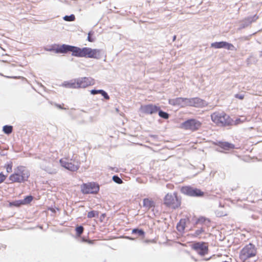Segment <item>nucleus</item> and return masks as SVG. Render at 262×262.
I'll return each mask as SVG.
<instances>
[{
  "instance_id": "37",
  "label": "nucleus",
  "mask_w": 262,
  "mask_h": 262,
  "mask_svg": "<svg viewBox=\"0 0 262 262\" xmlns=\"http://www.w3.org/2000/svg\"><path fill=\"white\" fill-rule=\"evenodd\" d=\"M88 40L90 42H93L94 41V39L91 36V33H89V34H88Z\"/></svg>"
},
{
  "instance_id": "19",
  "label": "nucleus",
  "mask_w": 262,
  "mask_h": 262,
  "mask_svg": "<svg viewBox=\"0 0 262 262\" xmlns=\"http://www.w3.org/2000/svg\"><path fill=\"white\" fill-rule=\"evenodd\" d=\"M186 221L185 219H181L177 226V230L180 232H183L185 228Z\"/></svg>"
},
{
  "instance_id": "12",
  "label": "nucleus",
  "mask_w": 262,
  "mask_h": 262,
  "mask_svg": "<svg viewBox=\"0 0 262 262\" xmlns=\"http://www.w3.org/2000/svg\"><path fill=\"white\" fill-rule=\"evenodd\" d=\"M205 106L204 100L198 98H185V107L192 106L195 107H202Z\"/></svg>"
},
{
  "instance_id": "34",
  "label": "nucleus",
  "mask_w": 262,
  "mask_h": 262,
  "mask_svg": "<svg viewBox=\"0 0 262 262\" xmlns=\"http://www.w3.org/2000/svg\"><path fill=\"white\" fill-rule=\"evenodd\" d=\"M101 91H102V90H92L91 91V93L93 95L100 94L101 92Z\"/></svg>"
},
{
  "instance_id": "22",
  "label": "nucleus",
  "mask_w": 262,
  "mask_h": 262,
  "mask_svg": "<svg viewBox=\"0 0 262 262\" xmlns=\"http://www.w3.org/2000/svg\"><path fill=\"white\" fill-rule=\"evenodd\" d=\"M33 196L32 195H29L25 198L24 200H22V203L23 205L28 204L33 200Z\"/></svg>"
},
{
  "instance_id": "5",
  "label": "nucleus",
  "mask_w": 262,
  "mask_h": 262,
  "mask_svg": "<svg viewBox=\"0 0 262 262\" xmlns=\"http://www.w3.org/2000/svg\"><path fill=\"white\" fill-rule=\"evenodd\" d=\"M163 204L172 209L179 208L181 205V200L177 192L168 193L163 199Z\"/></svg>"
},
{
  "instance_id": "33",
  "label": "nucleus",
  "mask_w": 262,
  "mask_h": 262,
  "mask_svg": "<svg viewBox=\"0 0 262 262\" xmlns=\"http://www.w3.org/2000/svg\"><path fill=\"white\" fill-rule=\"evenodd\" d=\"M6 178V176H5L2 172L0 173V184L5 181Z\"/></svg>"
},
{
  "instance_id": "18",
  "label": "nucleus",
  "mask_w": 262,
  "mask_h": 262,
  "mask_svg": "<svg viewBox=\"0 0 262 262\" xmlns=\"http://www.w3.org/2000/svg\"><path fill=\"white\" fill-rule=\"evenodd\" d=\"M196 224L200 225H205L207 226H209V224L210 223V221L209 219H207L203 216H201L195 222Z\"/></svg>"
},
{
  "instance_id": "20",
  "label": "nucleus",
  "mask_w": 262,
  "mask_h": 262,
  "mask_svg": "<svg viewBox=\"0 0 262 262\" xmlns=\"http://www.w3.org/2000/svg\"><path fill=\"white\" fill-rule=\"evenodd\" d=\"M13 127L11 125H5L3 126V131L6 134H10L12 132Z\"/></svg>"
},
{
  "instance_id": "17",
  "label": "nucleus",
  "mask_w": 262,
  "mask_h": 262,
  "mask_svg": "<svg viewBox=\"0 0 262 262\" xmlns=\"http://www.w3.org/2000/svg\"><path fill=\"white\" fill-rule=\"evenodd\" d=\"M143 206L147 210L155 207V203L152 199L145 198L143 200Z\"/></svg>"
},
{
  "instance_id": "3",
  "label": "nucleus",
  "mask_w": 262,
  "mask_h": 262,
  "mask_svg": "<svg viewBox=\"0 0 262 262\" xmlns=\"http://www.w3.org/2000/svg\"><path fill=\"white\" fill-rule=\"evenodd\" d=\"M59 163L62 167L72 172L77 171L81 164L77 155H73L70 159L69 157L62 158L60 159Z\"/></svg>"
},
{
  "instance_id": "26",
  "label": "nucleus",
  "mask_w": 262,
  "mask_h": 262,
  "mask_svg": "<svg viewBox=\"0 0 262 262\" xmlns=\"http://www.w3.org/2000/svg\"><path fill=\"white\" fill-rule=\"evenodd\" d=\"M64 20L67 21H72L75 20V16L73 14H71L70 16L66 15L63 17Z\"/></svg>"
},
{
  "instance_id": "24",
  "label": "nucleus",
  "mask_w": 262,
  "mask_h": 262,
  "mask_svg": "<svg viewBox=\"0 0 262 262\" xmlns=\"http://www.w3.org/2000/svg\"><path fill=\"white\" fill-rule=\"evenodd\" d=\"M159 115L160 117L163 118L164 119H167L169 118V114L166 112H164L161 110L158 111Z\"/></svg>"
},
{
  "instance_id": "10",
  "label": "nucleus",
  "mask_w": 262,
  "mask_h": 262,
  "mask_svg": "<svg viewBox=\"0 0 262 262\" xmlns=\"http://www.w3.org/2000/svg\"><path fill=\"white\" fill-rule=\"evenodd\" d=\"M99 190V185L95 183H84L81 186V191L83 194H96Z\"/></svg>"
},
{
  "instance_id": "29",
  "label": "nucleus",
  "mask_w": 262,
  "mask_h": 262,
  "mask_svg": "<svg viewBox=\"0 0 262 262\" xmlns=\"http://www.w3.org/2000/svg\"><path fill=\"white\" fill-rule=\"evenodd\" d=\"M113 181L117 184H121L123 183L122 180L117 176H114L113 177Z\"/></svg>"
},
{
  "instance_id": "16",
  "label": "nucleus",
  "mask_w": 262,
  "mask_h": 262,
  "mask_svg": "<svg viewBox=\"0 0 262 262\" xmlns=\"http://www.w3.org/2000/svg\"><path fill=\"white\" fill-rule=\"evenodd\" d=\"M215 144L225 150H229L234 148L233 144L227 142L219 141L215 143Z\"/></svg>"
},
{
  "instance_id": "9",
  "label": "nucleus",
  "mask_w": 262,
  "mask_h": 262,
  "mask_svg": "<svg viewBox=\"0 0 262 262\" xmlns=\"http://www.w3.org/2000/svg\"><path fill=\"white\" fill-rule=\"evenodd\" d=\"M202 126V123L195 119L186 120L182 124V127L192 132L198 130Z\"/></svg>"
},
{
  "instance_id": "25",
  "label": "nucleus",
  "mask_w": 262,
  "mask_h": 262,
  "mask_svg": "<svg viewBox=\"0 0 262 262\" xmlns=\"http://www.w3.org/2000/svg\"><path fill=\"white\" fill-rule=\"evenodd\" d=\"M132 233H137L139 236H143L144 235V232L142 229H134L132 230Z\"/></svg>"
},
{
  "instance_id": "36",
  "label": "nucleus",
  "mask_w": 262,
  "mask_h": 262,
  "mask_svg": "<svg viewBox=\"0 0 262 262\" xmlns=\"http://www.w3.org/2000/svg\"><path fill=\"white\" fill-rule=\"evenodd\" d=\"M63 105H64V104H55V106H56L57 107H58V108H60V109H62V110H66V109H67L66 108L63 107Z\"/></svg>"
},
{
  "instance_id": "6",
  "label": "nucleus",
  "mask_w": 262,
  "mask_h": 262,
  "mask_svg": "<svg viewBox=\"0 0 262 262\" xmlns=\"http://www.w3.org/2000/svg\"><path fill=\"white\" fill-rule=\"evenodd\" d=\"M95 84V80L91 77H82L67 83V87L71 89L85 88Z\"/></svg>"
},
{
  "instance_id": "31",
  "label": "nucleus",
  "mask_w": 262,
  "mask_h": 262,
  "mask_svg": "<svg viewBox=\"0 0 262 262\" xmlns=\"http://www.w3.org/2000/svg\"><path fill=\"white\" fill-rule=\"evenodd\" d=\"M100 94H101L105 99L108 100L110 99L109 96L104 91L102 90Z\"/></svg>"
},
{
  "instance_id": "40",
  "label": "nucleus",
  "mask_w": 262,
  "mask_h": 262,
  "mask_svg": "<svg viewBox=\"0 0 262 262\" xmlns=\"http://www.w3.org/2000/svg\"><path fill=\"white\" fill-rule=\"evenodd\" d=\"M102 215V216H105V214H103Z\"/></svg>"
},
{
  "instance_id": "35",
  "label": "nucleus",
  "mask_w": 262,
  "mask_h": 262,
  "mask_svg": "<svg viewBox=\"0 0 262 262\" xmlns=\"http://www.w3.org/2000/svg\"><path fill=\"white\" fill-rule=\"evenodd\" d=\"M235 97L236 98L243 100L244 98V95H239V94H236L235 95Z\"/></svg>"
},
{
  "instance_id": "15",
  "label": "nucleus",
  "mask_w": 262,
  "mask_h": 262,
  "mask_svg": "<svg viewBox=\"0 0 262 262\" xmlns=\"http://www.w3.org/2000/svg\"><path fill=\"white\" fill-rule=\"evenodd\" d=\"M169 103L173 106L185 107V98L178 97L169 100Z\"/></svg>"
},
{
  "instance_id": "23",
  "label": "nucleus",
  "mask_w": 262,
  "mask_h": 262,
  "mask_svg": "<svg viewBox=\"0 0 262 262\" xmlns=\"http://www.w3.org/2000/svg\"><path fill=\"white\" fill-rule=\"evenodd\" d=\"M12 166H13V163L12 162H10V163L6 164L4 165V168L6 169V170L8 173H10V172H12Z\"/></svg>"
},
{
  "instance_id": "2",
  "label": "nucleus",
  "mask_w": 262,
  "mask_h": 262,
  "mask_svg": "<svg viewBox=\"0 0 262 262\" xmlns=\"http://www.w3.org/2000/svg\"><path fill=\"white\" fill-rule=\"evenodd\" d=\"M30 176L29 170L26 166L19 165L14 168V172L9 176V180L11 183H21L27 181Z\"/></svg>"
},
{
  "instance_id": "11",
  "label": "nucleus",
  "mask_w": 262,
  "mask_h": 262,
  "mask_svg": "<svg viewBox=\"0 0 262 262\" xmlns=\"http://www.w3.org/2000/svg\"><path fill=\"white\" fill-rule=\"evenodd\" d=\"M192 249L195 250L199 255L204 256L208 253V247L207 243L197 242L192 245Z\"/></svg>"
},
{
  "instance_id": "27",
  "label": "nucleus",
  "mask_w": 262,
  "mask_h": 262,
  "mask_svg": "<svg viewBox=\"0 0 262 262\" xmlns=\"http://www.w3.org/2000/svg\"><path fill=\"white\" fill-rule=\"evenodd\" d=\"M11 205H13L16 207H19L21 205H23V203L21 200H17L14 201L10 203Z\"/></svg>"
},
{
  "instance_id": "39",
  "label": "nucleus",
  "mask_w": 262,
  "mask_h": 262,
  "mask_svg": "<svg viewBox=\"0 0 262 262\" xmlns=\"http://www.w3.org/2000/svg\"><path fill=\"white\" fill-rule=\"evenodd\" d=\"M86 241L88 242L90 244H92L93 243L92 241Z\"/></svg>"
},
{
  "instance_id": "8",
  "label": "nucleus",
  "mask_w": 262,
  "mask_h": 262,
  "mask_svg": "<svg viewBox=\"0 0 262 262\" xmlns=\"http://www.w3.org/2000/svg\"><path fill=\"white\" fill-rule=\"evenodd\" d=\"M181 191L182 193L190 196L200 197L204 195V192L201 189L190 186L182 187Z\"/></svg>"
},
{
  "instance_id": "14",
  "label": "nucleus",
  "mask_w": 262,
  "mask_h": 262,
  "mask_svg": "<svg viewBox=\"0 0 262 262\" xmlns=\"http://www.w3.org/2000/svg\"><path fill=\"white\" fill-rule=\"evenodd\" d=\"M211 47L215 49L226 48L228 50H233L234 46L226 41L215 42L211 44Z\"/></svg>"
},
{
  "instance_id": "32",
  "label": "nucleus",
  "mask_w": 262,
  "mask_h": 262,
  "mask_svg": "<svg viewBox=\"0 0 262 262\" xmlns=\"http://www.w3.org/2000/svg\"><path fill=\"white\" fill-rule=\"evenodd\" d=\"M100 94H101L105 99L108 100L110 99L109 96L104 91L102 90Z\"/></svg>"
},
{
  "instance_id": "1",
  "label": "nucleus",
  "mask_w": 262,
  "mask_h": 262,
  "mask_svg": "<svg viewBox=\"0 0 262 262\" xmlns=\"http://www.w3.org/2000/svg\"><path fill=\"white\" fill-rule=\"evenodd\" d=\"M53 51L56 53L66 54L72 52V55L78 57L99 59L101 56V50L98 49H92L84 47L80 48L76 46L68 45H57L53 47Z\"/></svg>"
},
{
  "instance_id": "28",
  "label": "nucleus",
  "mask_w": 262,
  "mask_h": 262,
  "mask_svg": "<svg viewBox=\"0 0 262 262\" xmlns=\"http://www.w3.org/2000/svg\"><path fill=\"white\" fill-rule=\"evenodd\" d=\"M204 230L203 228H201L198 230H196L194 233V236L198 237L204 232Z\"/></svg>"
},
{
  "instance_id": "7",
  "label": "nucleus",
  "mask_w": 262,
  "mask_h": 262,
  "mask_svg": "<svg viewBox=\"0 0 262 262\" xmlns=\"http://www.w3.org/2000/svg\"><path fill=\"white\" fill-rule=\"evenodd\" d=\"M256 254V250L254 246L249 244L245 246L241 250L239 254L240 259L245 262L248 259L254 257Z\"/></svg>"
},
{
  "instance_id": "4",
  "label": "nucleus",
  "mask_w": 262,
  "mask_h": 262,
  "mask_svg": "<svg viewBox=\"0 0 262 262\" xmlns=\"http://www.w3.org/2000/svg\"><path fill=\"white\" fill-rule=\"evenodd\" d=\"M211 119L217 126H226L232 124L233 120L230 117L223 111H216L211 115Z\"/></svg>"
},
{
  "instance_id": "38",
  "label": "nucleus",
  "mask_w": 262,
  "mask_h": 262,
  "mask_svg": "<svg viewBox=\"0 0 262 262\" xmlns=\"http://www.w3.org/2000/svg\"><path fill=\"white\" fill-rule=\"evenodd\" d=\"M258 18V16H257L256 15H254V16L252 17V21H255V20H256Z\"/></svg>"
},
{
  "instance_id": "30",
  "label": "nucleus",
  "mask_w": 262,
  "mask_h": 262,
  "mask_svg": "<svg viewBox=\"0 0 262 262\" xmlns=\"http://www.w3.org/2000/svg\"><path fill=\"white\" fill-rule=\"evenodd\" d=\"M83 227L82 226H79L76 228V233L78 235H80L83 231Z\"/></svg>"
},
{
  "instance_id": "21",
  "label": "nucleus",
  "mask_w": 262,
  "mask_h": 262,
  "mask_svg": "<svg viewBox=\"0 0 262 262\" xmlns=\"http://www.w3.org/2000/svg\"><path fill=\"white\" fill-rule=\"evenodd\" d=\"M99 216V212L98 211L92 210L88 213V217L91 219Z\"/></svg>"
},
{
  "instance_id": "13",
  "label": "nucleus",
  "mask_w": 262,
  "mask_h": 262,
  "mask_svg": "<svg viewBox=\"0 0 262 262\" xmlns=\"http://www.w3.org/2000/svg\"><path fill=\"white\" fill-rule=\"evenodd\" d=\"M141 110L146 114H152L157 113L160 108L156 105L150 104L142 106Z\"/></svg>"
}]
</instances>
